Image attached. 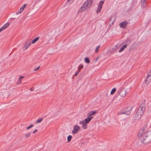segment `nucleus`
I'll return each mask as SVG.
<instances>
[{"instance_id":"2eb2a0df","label":"nucleus","mask_w":151,"mask_h":151,"mask_svg":"<svg viewBox=\"0 0 151 151\" xmlns=\"http://www.w3.org/2000/svg\"><path fill=\"white\" fill-rule=\"evenodd\" d=\"M141 4L142 7L143 8H145L146 5V1H142V0L141 1Z\"/></svg>"},{"instance_id":"2f4dec72","label":"nucleus","mask_w":151,"mask_h":151,"mask_svg":"<svg viewBox=\"0 0 151 151\" xmlns=\"http://www.w3.org/2000/svg\"><path fill=\"white\" fill-rule=\"evenodd\" d=\"M79 72V71H77V72H76L75 74V76H77L78 74V73Z\"/></svg>"},{"instance_id":"c85d7f7f","label":"nucleus","mask_w":151,"mask_h":151,"mask_svg":"<svg viewBox=\"0 0 151 151\" xmlns=\"http://www.w3.org/2000/svg\"><path fill=\"white\" fill-rule=\"evenodd\" d=\"M100 45H99L98 46H97L95 49V52H98V49L100 47Z\"/></svg>"},{"instance_id":"f8f14e48","label":"nucleus","mask_w":151,"mask_h":151,"mask_svg":"<svg viewBox=\"0 0 151 151\" xmlns=\"http://www.w3.org/2000/svg\"><path fill=\"white\" fill-rule=\"evenodd\" d=\"M96 113V112L93 111H92L89 113H88L87 114L88 117L91 118L93 117L92 116L93 115L95 114Z\"/></svg>"},{"instance_id":"20e7f679","label":"nucleus","mask_w":151,"mask_h":151,"mask_svg":"<svg viewBox=\"0 0 151 151\" xmlns=\"http://www.w3.org/2000/svg\"><path fill=\"white\" fill-rule=\"evenodd\" d=\"M118 93L120 96L122 97H124L127 94V92L126 90L123 87L118 90Z\"/></svg>"},{"instance_id":"5701e85b","label":"nucleus","mask_w":151,"mask_h":151,"mask_svg":"<svg viewBox=\"0 0 151 151\" xmlns=\"http://www.w3.org/2000/svg\"><path fill=\"white\" fill-rule=\"evenodd\" d=\"M42 118H41L39 119H37L36 121V123H40L42 121Z\"/></svg>"},{"instance_id":"c756f323","label":"nucleus","mask_w":151,"mask_h":151,"mask_svg":"<svg viewBox=\"0 0 151 151\" xmlns=\"http://www.w3.org/2000/svg\"><path fill=\"white\" fill-rule=\"evenodd\" d=\"M33 125L32 124L30 125L29 126V127H27L26 129H28L31 128L32 127H33Z\"/></svg>"},{"instance_id":"ddd939ff","label":"nucleus","mask_w":151,"mask_h":151,"mask_svg":"<svg viewBox=\"0 0 151 151\" xmlns=\"http://www.w3.org/2000/svg\"><path fill=\"white\" fill-rule=\"evenodd\" d=\"M93 119V117L89 118L88 117V118H86L84 120L86 122L85 123L86 124L89 123L91 120Z\"/></svg>"},{"instance_id":"c9c22d12","label":"nucleus","mask_w":151,"mask_h":151,"mask_svg":"<svg viewBox=\"0 0 151 151\" xmlns=\"http://www.w3.org/2000/svg\"><path fill=\"white\" fill-rule=\"evenodd\" d=\"M146 0H142V1H145Z\"/></svg>"},{"instance_id":"6e6552de","label":"nucleus","mask_w":151,"mask_h":151,"mask_svg":"<svg viewBox=\"0 0 151 151\" xmlns=\"http://www.w3.org/2000/svg\"><path fill=\"white\" fill-rule=\"evenodd\" d=\"M128 24V22L126 21H124L119 23V26L121 28H125Z\"/></svg>"},{"instance_id":"412c9836","label":"nucleus","mask_w":151,"mask_h":151,"mask_svg":"<svg viewBox=\"0 0 151 151\" xmlns=\"http://www.w3.org/2000/svg\"><path fill=\"white\" fill-rule=\"evenodd\" d=\"M104 3V1H101L99 4L98 6L99 7H102V5Z\"/></svg>"},{"instance_id":"1a4fd4ad","label":"nucleus","mask_w":151,"mask_h":151,"mask_svg":"<svg viewBox=\"0 0 151 151\" xmlns=\"http://www.w3.org/2000/svg\"><path fill=\"white\" fill-rule=\"evenodd\" d=\"M80 129V127L78 125H75L73 128V130L72 132L73 134H76L77 132L79 131Z\"/></svg>"},{"instance_id":"dca6fc26","label":"nucleus","mask_w":151,"mask_h":151,"mask_svg":"<svg viewBox=\"0 0 151 151\" xmlns=\"http://www.w3.org/2000/svg\"><path fill=\"white\" fill-rule=\"evenodd\" d=\"M39 37H37L35 38V39L32 40V42L31 43V44H33L35 43L39 40Z\"/></svg>"},{"instance_id":"a211bd4d","label":"nucleus","mask_w":151,"mask_h":151,"mask_svg":"<svg viewBox=\"0 0 151 151\" xmlns=\"http://www.w3.org/2000/svg\"><path fill=\"white\" fill-rule=\"evenodd\" d=\"M84 60L85 62L87 63H89L90 62V60L88 57L84 59Z\"/></svg>"},{"instance_id":"423d86ee","label":"nucleus","mask_w":151,"mask_h":151,"mask_svg":"<svg viewBox=\"0 0 151 151\" xmlns=\"http://www.w3.org/2000/svg\"><path fill=\"white\" fill-rule=\"evenodd\" d=\"M131 108L129 107L127 108L126 109L124 112L123 113H119V114H126L127 115H129L131 112Z\"/></svg>"},{"instance_id":"a878e982","label":"nucleus","mask_w":151,"mask_h":151,"mask_svg":"<svg viewBox=\"0 0 151 151\" xmlns=\"http://www.w3.org/2000/svg\"><path fill=\"white\" fill-rule=\"evenodd\" d=\"M86 122H85L84 120H83L81 121H80L79 122V124H82V125H84L85 124H86L85 123Z\"/></svg>"},{"instance_id":"f03ea898","label":"nucleus","mask_w":151,"mask_h":151,"mask_svg":"<svg viewBox=\"0 0 151 151\" xmlns=\"http://www.w3.org/2000/svg\"><path fill=\"white\" fill-rule=\"evenodd\" d=\"M145 109V103L144 102L141 104L140 106L138 107L137 111L136 113V115L137 118H140L143 114Z\"/></svg>"},{"instance_id":"393cba45","label":"nucleus","mask_w":151,"mask_h":151,"mask_svg":"<svg viewBox=\"0 0 151 151\" xmlns=\"http://www.w3.org/2000/svg\"><path fill=\"white\" fill-rule=\"evenodd\" d=\"M31 134V132H28L27 133L25 134V137L26 138H28L30 136Z\"/></svg>"},{"instance_id":"473e14b6","label":"nucleus","mask_w":151,"mask_h":151,"mask_svg":"<svg viewBox=\"0 0 151 151\" xmlns=\"http://www.w3.org/2000/svg\"><path fill=\"white\" fill-rule=\"evenodd\" d=\"M37 131V129H35L34 130V131L33 132V133H35Z\"/></svg>"},{"instance_id":"f3484780","label":"nucleus","mask_w":151,"mask_h":151,"mask_svg":"<svg viewBox=\"0 0 151 151\" xmlns=\"http://www.w3.org/2000/svg\"><path fill=\"white\" fill-rule=\"evenodd\" d=\"M24 78L23 76H20L19 78V80L17 82V83L19 84H20L22 81V80Z\"/></svg>"},{"instance_id":"4be33fe9","label":"nucleus","mask_w":151,"mask_h":151,"mask_svg":"<svg viewBox=\"0 0 151 151\" xmlns=\"http://www.w3.org/2000/svg\"><path fill=\"white\" fill-rule=\"evenodd\" d=\"M104 3V1H101L99 4L98 6L99 7H102V5Z\"/></svg>"},{"instance_id":"4468645a","label":"nucleus","mask_w":151,"mask_h":151,"mask_svg":"<svg viewBox=\"0 0 151 151\" xmlns=\"http://www.w3.org/2000/svg\"><path fill=\"white\" fill-rule=\"evenodd\" d=\"M127 45H124L122 47V48L119 50V52H121L123 50H124V49L126 48Z\"/></svg>"},{"instance_id":"72a5a7b5","label":"nucleus","mask_w":151,"mask_h":151,"mask_svg":"<svg viewBox=\"0 0 151 151\" xmlns=\"http://www.w3.org/2000/svg\"><path fill=\"white\" fill-rule=\"evenodd\" d=\"M34 90V88H33L32 87L30 89V90L31 91H33Z\"/></svg>"},{"instance_id":"7ed1b4c3","label":"nucleus","mask_w":151,"mask_h":151,"mask_svg":"<svg viewBox=\"0 0 151 151\" xmlns=\"http://www.w3.org/2000/svg\"><path fill=\"white\" fill-rule=\"evenodd\" d=\"M93 1V0H87L84 3L83 6L81 7L79 12H83L88 10V9L91 6Z\"/></svg>"},{"instance_id":"b1692460","label":"nucleus","mask_w":151,"mask_h":151,"mask_svg":"<svg viewBox=\"0 0 151 151\" xmlns=\"http://www.w3.org/2000/svg\"><path fill=\"white\" fill-rule=\"evenodd\" d=\"M102 7H99L98 6L97 11H96V13H99L100 12L101 9H102Z\"/></svg>"},{"instance_id":"f704fd0d","label":"nucleus","mask_w":151,"mask_h":151,"mask_svg":"<svg viewBox=\"0 0 151 151\" xmlns=\"http://www.w3.org/2000/svg\"><path fill=\"white\" fill-rule=\"evenodd\" d=\"M74 0H68V1H70V2H72Z\"/></svg>"},{"instance_id":"bb28decb","label":"nucleus","mask_w":151,"mask_h":151,"mask_svg":"<svg viewBox=\"0 0 151 151\" xmlns=\"http://www.w3.org/2000/svg\"><path fill=\"white\" fill-rule=\"evenodd\" d=\"M83 65H80L78 68V70H80V69L83 68Z\"/></svg>"},{"instance_id":"39448f33","label":"nucleus","mask_w":151,"mask_h":151,"mask_svg":"<svg viewBox=\"0 0 151 151\" xmlns=\"http://www.w3.org/2000/svg\"><path fill=\"white\" fill-rule=\"evenodd\" d=\"M151 82V70L147 74V76L146 79V83L148 84Z\"/></svg>"},{"instance_id":"9d476101","label":"nucleus","mask_w":151,"mask_h":151,"mask_svg":"<svg viewBox=\"0 0 151 151\" xmlns=\"http://www.w3.org/2000/svg\"><path fill=\"white\" fill-rule=\"evenodd\" d=\"M26 6V4H24V5L22 6V7H21L20 9V11L18 10L17 12L16 13V14L17 15H18L20 13H21L23 10L24 8Z\"/></svg>"},{"instance_id":"7c9ffc66","label":"nucleus","mask_w":151,"mask_h":151,"mask_svg":"<svg viewBox=\"0 0 151 151\" xmlns=\"http://www.w3.org/2000/svg\"><path fill=\"white\" fill-rule=\"evenodd\" d=\"M40 66H39L38 67H37V68H35V69L34 70V71H37V70H38L39 69V68H40Z\"/></svg>"},{"instance_id":"9b49d317","label":"nucleus","mask_w":151,"mask_h":151,"mask_svg":"<svg viewBox=\"0 0 151 151\" xmlns=\"http://www.w3.org/2000/svg\"><path fill=\"white\" fill-rule=\"evenodd\" d=\"M9 23L7 22L0 29V32L2 31L4 29L7 28L9 25Z\"/></svg>"},{"instance_id":"aec40b11","label":"nucleus","mask_w":151,"mask_h":151,"mask_svg":"<svg viewBox=\"0 0 151 151\" xmlns=\"http://www.w3.org/2000/svg\"><path fill=\"white\" fill-rule=\"evenodd\" d=\"M116 89L115 88H113L111 92V95H113V94H114L116 91Z\"/></svg>"},{"instance_id":"e433bc0d","label":"nucleus","mask_w":151,"mask_h":151,"mask_svg":"<svg viewBox=\"0 0 151 151\" xmlns=\"http://www.w3.org/2000/svg\"><path fill=\"white\" fill-rule=\"evenodd\" d=\"M79 70L78 71H80V70Z\"/></svg>"},{"instance_id":"f257e3e1","label":"nucleus","mask_w":151,"mask_h":151,"mask_svg":"<svg viewBox=\"0 0 151 151\" xmlns=\"http://www.w3.org/2000/svg\"><path fill=\"white\" fill-rule=\"evenodd\" d=\"M137 136L138 139L144 144H147L151 142V131L144 132V129L142 128L139 132Z\"/></svg>"},{"instance_id":"6ab92c4d","label":"nucleus","mask_w":151,"mask_h":151,"mask_svg":"<svg viewBox=\"0 0 151 151\" xmlns=\"http://www.w3.org/2000/svg\"><path fill=\"white\" fill-rule=\"evenodd\" d=\"M72 138V136L71 135H69L67 137V140L68 142H70Z\"/></svg>"},{"instance_id":"cd10ccee","label":"nucleus","mask_w":151,"mask_h":151,"mask_svg":"<svg viewBox=\"0 0 151 151\" xmlns=\"http://www.w3.org/2000/svg\"><path fill=\"white\" fill-rule=\"evenodd\" d=\"M87 124H85L84 125H82V127L84 129H86L87 128Z\"/></svg>"},{"instance_id":"0eeeda50","label":"nucleus","mask_w":151,"mask_h":151,"mask_svg":"<svg viewBox=\"0 0 151 151\" xmlns=\"http://www.w3.org/2000/svg\"><path fill=\"white\" fill-rule=\"evenodd\" d=\"M31 45V43L30 42V41H29V40L27 41L24 44V46L23 47V50H25L27 49L28 47L30 46Z\"/></svg>"}]
</instances>
